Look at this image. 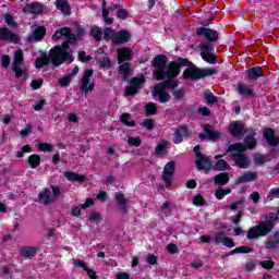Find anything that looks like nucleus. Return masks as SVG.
I'll use <instances>...</instances> for the list:
<instances>
[{
  "label": "nucleus",
  "mask_w": 279,
  "mask_h": 279,
  "mask_svg": "<svg viewBox=\"0 0 279 279\" xmlns=\"http://www.w3.org/2000/svg\"><path fill=\"white\" fill-rule=\"evenodd\" d=\"M74 40L75 36L71 35L69 41L62 43L61 46H54L52 49H50L48 56L44 54L43 57L36 58V69H43V66L49 64V62H51L53 66H60L64 62L71 64L74 58L73 54L69 52V43H73Z\"/></svg>",
  "instance_id": "f257e3e1"
},
{
  "label": "nucleus",
  "mask_w": 279,
  "mask_h": 279,
  "mask_svg": "<svg viewBox=\"0 0 279 279\" xmlns=\"http://www.w3.org/2000/svg\"><path fill=\"white\" fill-rule=\"evenodd\" d=\"M197 36H204L207 41H202L198 45L201 51V58L208 64H217V57L213 51H215V46L211 43H217L219 40V33L213 28L198 27L196 29Z\"/></svg>",
  "instance_id": "f03ea898"
},
{
  "label": "nucleus",
  "mask_w": 279,
  "mask_h": 279,
  "mask_svg": "<svg viewBox=\"0 0 279 279\" xmlns=\"http://www.w3.org/2000/svg\"><path fill=\"white\" fill-rule=\"evenodd\" d=\"M264 219H269L265 221H259L255 227H252L246 235V239H258L260 236H267L271 230H274V219H276V214L270 213L268 216H264Z\"/></svg>",
  "instance_id": "7ed1b4c3"
},
{
  "label": "nucleus",
  "mask_w": 279,
  "mask_h": 279,
  "mask_svg": "<svg viewBox=\"0 0 279 279\" xmlns=\"http://www.w3.org/2000/svg\"><path fill=\"white\" fill-rule=\"evenodd\" d=\"M151 64L155 68L153 77L157 82L165 80L167 77V57L165 54H158L153 59Z\"/></svg>",
  "instance_id": "20e7f679"
},
{
  "label": "nucleus",
  "mask_w": 279,
  "mask_h": 279,
  "mask_svg": "<svg viewBox=\"0 0 279 279\" xmlns=\"http://www.w3.org/2000/svg\"><path fill=\"white\" fill-rule=\"evenodd\" d=\"M216 68H209L199 70L198 68H187L183 72L184 80H202L204 77H210V75H217Z\"/></svg>",
  "instance_id": "39448f33"
},
{
  "label": "nucleus",
  "mask_w": 279,
  "mask_h": 279,
  "mask_svg": "<svg viewBox=\"0 0 279 279\" xmlns=\"http://www.w3.org/2000/svg\"><path fill=\"white\" fill-rule=\"evenodd\" d=\"M71 36H74L73 41H69ZM62 37L66 38V40L63 43H68V49H69L70 45H73V43H76V40H82V38H84V28L78 27L76 36H75V34L71 33V28H69V27L59 28L52 35V40H60V38H62Z\"/></svg>",
  "instance_id": "423d86ee"
},
{
  "label": "nucleus",
  "mask_w": 279,
  "mask_h": 279,
  "mask_svg": "<svg viewBox=\"0 0 279 279\" xmlns=\"http://www.w3.org/2000/svg\"><path fill=\"white\" fill-rule=\"evenodd\" d=\"M191 61L187 59L179 57L175 61L170 62L169 70L167 69L166 71V77H178L180 75V69H182V66H191Z\"/></svg>",
  "instance_id": "0eeeda50"
},
{
  "label": "nucleus",
  "mask_w": 279,
  "mask_h": 279,
  "mask_svg": "<svg viewBox=\"0 0 279 279\" xmlns=\"http://www.w3.org/2000/svg\"><path fill=\"white\" fill-rule=\"evenodd\" d=\"M94 73L95 71H93V69H87L83 73V77L81 78V90H83L85 95L95 90V83H90V77H93Z\"/></svg>",
  "instance_id": "6e6552de"
},
{
  "label": "nucleus",
  "mask_w": 279,
  "mask_h": 279,
  "mask_svg": "<svg viewBox=\"0 0 279 279\" xmlns=\"http://www.w3.org/2000/svg\"><path fill=\"white\" fill-rule=\"evenodd\" d=\"M231 158L239 169H250V165H252L250 157L243 153H234L231 155Z\"/></svg>",
  "instance_id": "1a4fd4ad"
},
{
  "label": "nucleus",
  "mask_w": 279,
  "mask_h": 279,
  "mask_svg": "<svg viewBox=\"0 0 279 279\" xmlns=\"http://www.w3.org/2000/svg\"><path fill=\"white\" fill-rule=\"evenodd\" d=\"M145 78L133 77L130 81V86L125 87V95L134 96L137 95L138 90H142Z\"/></svg>",
  "instance_id": "9d476101"
},
{
  "label": "nucleus",
  "mask_w": 279,
  "mask_h": 279,
  "mask_svg": "<svg viewBox=\"0 0 279 279\" xmlns=\"http://www.w3.org/2000/svg\"><path fill=\"white\" fill-rule=\"evenodd\" d=\"M229 132L234 138H243L247 129H245V125L241 121H234L229 125Z\"/></svg>",
  "instance_id": "9b49d317"
},
{
  "label": "nucleus",
  "mask_w": 279,
  "mask_h": 279,
  "mask_svg": "<svg viewBox=\"0 0 279 279\" xmlns=\"http://www.w3.org/2000/svg\"><path fill=\"white\" fill-rule=\"evenodd\" d=\"M151 95L153 97H158L157 101H159V104H167V101H170L171 99V95H169V93H167L163 87L156 85L155 88L151 90Z\"/></svg>",
  "instance_id": "f8f14e48"
},
{
  "label": "nucleus",
  "mask_w": 279,
  "mask_h": 279,
  "mask_svg": "<svg viewBox=\"0 0 279 279\" xmlns=\"http://www.w3.org/2000/svg\"><path fill=\"white\" fill-rule=\"evenodd\" d=\"M173 171H175V161H169L163 168L162 180L166 182V185L171 184V178H173Z\"/></svg>",
  "instance_id": "ddd939ff"
},
{
  "label": "nucleus",
  "mask_w": 279,
  "mask_h": 279,
  "mask_svg": "<svg viewBox=\"0 0 279 279\" xmlns=\"http://www.w3.org/2000/svg\"><path fill=\"white\" fill-rule=\"evenodd\" d=\"M214 243H216V245H226V247H234V241H232V239L226 236V233L223 232H216V235L214 238Z\"/></svg>",
  "instance_id": "4468645a"
},
{
  "label": "nucleus",
  "mask_w": 279,
  "mask_h": 279,
  "mask_svg": "<svg viewBox=\"0 0 279 279\" xmlns=\"http://www.w3.org/2000/svg\"><path fill=\"white\" fill-rule=\"evenodd\" d=\"M244 145L246 149L256 148V131L254 129H247L246 136L244 138Z\"/></svg>",
  "instance_id": "2eb2a0df"
},
{
  "label": "nucleus",
  "mask_w": 279,
  "mask_h": 279,
  "mask_svg": "<svg viewBox=\"0 0 279 279\" xmlns=\"http://www.w3.org/2000/svg\"><path fill=\"white\" fill-rule=\"evenodd\" d=\"M38 199L39 204H44L45 206H49V204H53L56 202V197L51 195V190L49 189H44L39 194H38Z\"/></svg>",
  "instance_id": "dca6fc26"
},
{
  "label": "nucleus",
  "mask_w": 279,
  "mask_h": 279,
  "mask_svg": "<svg viewBox=\"0 0 279 279\" xmlns=\"http://www.w3.org/2000/svg\"><path fill=\"white\" fill-rule=\"evenodd\" d=\"M189 134H191V129H189V126H178L174 132V143L179 145V143H182L183 138L189 136Z\"/></svg>",
  "instance_id": "f3484780"
},
{
  "label": "nucleus",
  "mask_w": 279,
  "mask_h": 279,
  "mask_svg": "<svg viewBox=\"0 0 279 279\" xmlns=\"http://www.w3.org/2000/svg\"><path fill=\"white\" fill-rule=\"evenodd\" d=\"M258 180V172L245 171L243 174L236 178V184H244L247 182H255Z\"/></svg>",
  "instance_id": "a211bd4d"
},
{
  "label": "nucleus",
  "mask_w": 279,
  "mask_h": 279,
  "mask_svg": "<svg viewBox=\"0 0 279 279\" xmlns=\"http://www.w3.org/2000/svg\"><path fill=\"white\" fill-rule=\"evenodd\" d=\"M0 40H4L7 43H19V36L14 33H12V31L3 27L0 28Z\"/></svg>",
  "instance_id": "6ab92c4d"
},
{
  "label": "nucleus",
  "mask_w": 279,
  "mask_h": 279,
  "mask_svg": "<svg viewBox=\"0 0 279 279\" xmlns=\"http://www.w3.org/2000/svg\"><path fill=\"white\" fill-rule=\"evenodd\" d=\"M264 138L271 147H278L279 138L276 136V132L272 129H265L263 132Z\"/></svg>",
  "instance_id": "aec40b11"
},
{
  "label": "nucleus",
  "mask_w": 279,
  "mask_h": 279,
  "mask_svg": "<svg viewBox=\"0 0 279 279\" xmlns=\"http://www.w3.org/2000/svg\"><path fill=\"white\" fill-rule=\"evenodd\" d=\"M116 202L121 215H128V198H125V195L122 192L116 193Z\"/></svg>",
  "instance_id": "412c9836"
},
{
  "label": "nucleus",
  "mask_w": 279,
  "mask_h": 279,
  "mask_svg": "<svg viewBox=\"0 0 279 279\" xmlns=\"http://www.w3.org/2000/svg\"><path fill=\"white\" fill-rule=\"evenodd\" d=\"M130 38H132V35L128 31L116 32L113 45H124V43H130Z\"/></svg>",
  "instance_id": "4be33fe9"
},
{
  "label": "nucleus",
  "mask_w": 279,
  "mask_h": 279,
  "mask_svg": "<svg viewBox=\"0 0 279 279\" xmlns=\"http://www.w3.org/2000/svg\"><path fill=\"white\" fill-rule=\"evenodd\" d=\"M54 5L57 10H60L63 16H71V5L66 0H56Z\"/></svg>",
  "instance_id": "5701e85b"
},
{
  "label": "nucleus",
  "mask_w": 279,
  "mask_h": 279,
  "mask_svg": "<svg viewBox=\"0 0 279 279\" xmlns=\"http://www.w3.org/2000/svg\"><path fill=\"white\" fill-rule=\"evenodd\" d=\"M47 33V31L45 29V27L40 26L35 28V31L33 32V34H31L27 37V40L29 43H38L41 38H45V34Z\"/></svg>",
  "instance_id": "b1692460"
},
{
  "label": "nucleus",
  "mask_w": 279,
  "mask_h": 279,
  "mask_svg": "<svg viewBox=\"0 0 279 279\" xmlns=\"http://www.w3.org/2000/svg\"><path fill=\"white\" fill-rule=\"evenodd\" d=\"M118 62L122 64L125 60H130L134 54L130 48H119L118 50Z\"/></svg>",
  "instance_id": "393cba45"
},
{
  "label": "nucleus",
  "mask_w": 279,
  "mask_h": 279,
  "mask_svg": "<svg viewBox=\"0 0 279 279\" xmlns=\"http://www.w3.org/2000/svg\"><path fill=\"white\" fill-rule=\"evenodd\" d=\"M204 132H205V134H207L208 138L213 143H217V141H219V138H221V133L213 130V126L210 124H206L204 126Z\"/></svg>",
  "instance_id": "a878e982"
},
{
  "label": "nucleus",
  "mask_w": 279,
  "mask_h": 279,
  "mask_svg": "<svg viewBox=\"0 0 279 279\" xmlns=\"http://www.w3.org/2000/svg\"><path fill=\"white\" fill-rule=\"evenodd\" d=\"M211 165L213 163L210 162L209 158L204 155L196 159V168L198 171L208 170L210 169Z\"/></svg>",
  "instance_id": "bb28decb"
},
{
  "label": "nucleus",
  "mask_w": 279,
  "mask_h": 279,
  "mask_svg": "<svg viewBox=\"0 0 279 279\" xmlns=\"http://www.w3.org/2000/svg\"><path fill=\"white\" fill-rule=\"evenodd\" d=\"M246 75L248 80H258V77H265V73H263V68L260 66L248 69L246 71Z\"/></svg>",
  "instance_id": "cd10ccee"
},
{
  "label": "nucleus",
  "mask_w": 279,
  "mask_h": 279,
  "mask_svg": "<svg viewBox=\"0 0 279 279\" xmlns=\"http://www.w3.org/2000/svg\"><path fill=\"white\" fill-rule=\"evenodd\" d=\"M20 254L24 258H32V257H34L35 254H38V248L35 246H23L20 250Z\"/></svg>",
  "instance_id": "c85d7f7f"
},
{
  "label": "nucleus",
  "mask_w": 279,
  "mask_h": 279,
  "mask_svg": "<svg viewBox=\"0 0 279 279\" xmlns=\"http://www.w3.org/2000/svg\"><path fill=\"white\" fill-rule=\"evenodd\" d=\"M64 178H66V180H69V182H85L86 181L85 175L77 174L76 172H73V171H66L64 173Z\"/></svg>",
  "instance_id": "c756f323"
},
{
  "label": "nucleus",
  "mask_w": 279,
  "mask_h": 279,
  "mask_svg": "<svg viewBox=\"0 0 279 279\" xmlns=\"http://www.w3.org/2000/svg\"><path fill=\"white\" fill-rule=\"evenodd\" d=\"M24 12H29L31 14H40L43 12V4L40 3H28L23 9Z\"/></svg>",
  "instance_id": "7c9ffc66"
},
{
  "label": "nucleus",
  "mask_w": 279,
  "mask_h": 279,
  "mask_svg": "<svg viewBox=\"0 0 279 279\" xmlns=\"http://www.w3.org/2000/svg\"><path fill=\"white\" fill-rule=\"evenodd\" d=\"M236 90L242 97H254V92L247 85L239 83L236 85Z\"/></svg>",
  "instance_id": "2f4dec72"
},
{
  "label": "nucleus",
  "mask_w": 279,
  "mask_h": 279,
  "mask_svg": "<svg viewBox=\"0 0 279 279\" xmlns=\"http://www.w3.org/2000/svg\"><path fill=\"white\" fill-rule=\"evenodd\" d=\"M266 250H278L279 245V232L276 231L272 235V240H268L266 243Z\"/></svg>",
  "instance_id": "473e14b6"
},
{
  "label": "nucleus",
  "mask_w": 279,
  "mask_h": 279,
  "mask_svg": "<svg viewBox=\"0 0 279 279\" xmlns=\"http://www.w3.org/2000/svg\"><path fill=\"white\" fill-rule=\"evenodd\" d=\"M214 182H215V184H219L220 186H223L230 182V177L228 175V173L222 172V173L217 174L214 178Z\"/></svg>",
  "instance_id": "72a5a7b5"
},
{
  "label": "nucleus",
  "mask_w": 279,
  "mask_h": 279,
  "mask_svg": "<svg viewBox=\"0 0 279 279\" xmlns=\"http://www.w3.org/2000/svg\"><path fill=\"white\" fill-rule=\"evenodd\" d=\"M227 151H239L238 154H243V151H247V146L243 143H234L229 145Z\"/></svg>",
  "instance_id": "f704fd0d"
},
{
  "label": "nucleus",
  "mask_w": 279,
  "mask_h": 279,
  "mask_svg": "<svg viewBox=\"0 0 279 279\" xmlns=\"http://www.w3.org/2000/svg\"><path fill=\"white\" fill-rule=\"evenodd\" d=\"M157 86H160L161 88H163V90H166V88H178V82L173 78L163 81L161 83H159Z\"/></svg>",
  "instance_id": "c9c22d12"
},
{
  "label": "nucleus",
  "mask_w": 279,
  "mask_h": 279,
  "mask_svg": "<svg viewBox=\"0 0 279 279\" xmlns=\"http://www.w3.org/2000/svg\"><path fill=\"white\" fill-rule=\"evenodd\" d=\"M23 50H16L14 52L12 66H21L23 64Z\"/></svg>",
  "instance_id": "e433bc0d"
},
{
  "label": "nucleus",
  "mask_w": 279,
  "mask_h": 279,
  "mask_svg": "<svg viewBox=\"0 0 279 279\" xmlns=\"http://www.w3.org/2000/svg\"><path fill=\"white\" fill-rule=\"evenodd\" d=\"M204 97H205V101H206L207 106H215V104H217V101H219L217 99V96H215V94L210 93V92H205Z\"/></svg>",
  "instance_id": "4c0bfd02"
},
{
  "label": "nucleus",
  "mask_w": 279,
  "mask_h": 279,
  "mask_svg": "<svg viewBox=\"0 0 279 279\" xmlns=\"http://www.w3.org/2000/svg\"><path fill=\"white\" fill-rule=\"evenodd\" d=\"M105 34V40H111L112 44H114V38L117 36V32L110 27H106L104 29Z\"/></svg>",
  "instance_id": "58836bf2"
},
{
  "label": "nucleus",
  "mask_w": 279,
  "mask_h": 279,
  "mask_svg": "<svg viewBox=\"0 0 279 279\" xmlns=\"http://www.w3.org/2000/svg\"><path fill=\"white\" fill-rule=\"evenodd\" d=\"M11 70L15 73V77H27V69H22L21 65L11 66Z\"/></svg>",
  "instance_id": "ea45409f"
},
{
  "label": "nucleus",
  "mask_w": 279,
  "mask_h": 279,
  "mask_svg": "<svg viewBox=\"0 0 279 279\" xmlns=\"http://www.w3.org/2000/svg\"><path fill=\"white\" fill-rule=\"evenodd\" d=\"M28 165L31 169H36L38 165H40V156L39 155H31L28 157Z\"/></svg>",
  "instance_id": "a19ab883"
},
{
  "label": "nucleus",
  "mask_w": 279,
  "mask_h": 279,
  "mask_svg": "<svg viewBox=\"0 0 279 279\" xmlns=\"http://www.w3.org/2000/svg\"><path fill=\"white\" fill-rule=\"evenodd\" d=\"M230 193H232V190L230 189L223 190V187H218L215 192V197L221 199L222 197H226V195H230Z\"/></svg>",
  "instance_id": "79ce46f5"
},
{
  "label": "nucleus",
  "mask_w": 279,
  "mask_h": 279,
  "mask_svg": "<svg viewBox=\"0 0 279 279\" xmlns=\"http://www.w3.org/2000/svg\"><path fill=\"white\" fill-rule=\"evenodd\" d=\"M120 121L124 123V125H128V128H134L136 125V122L134 120L130 121V114L123 113L120 117Z\"/></svg>",
  "instance_id": "37998d69"
},
{
  "label": "nucleus",
  "mask_w": 279,
  "mask_h": 279,
  "mask_svg": "<svg viewBox=\"0 0 279 279\" xmlns=\"http://www.w3.org/2000/svg\"><path fill=\"white\" fill-rule=\"evenodd\" d=\"M214 169H216V171H226V169H230V165H228L226 160L219 159L214 166Z\"/></svg>",
  "instance_id": "c03bdc74"
},
{
  "label": "nucleus",
  "mask_w": 279,
  "mask_h": 279,
  "mask_svg": "<svg viewBox=\"0 0 279 279\" xmlns=\"http://www.w3.org/2000/svg\"><path fill=\"white\" fill-rule=\"evenodd\" d=\"M90 34H92L93 38H95V40L97 43H99V40H101V38L104 36V32L99 27L92 28Z\"/></svg>",
  "instance_id": "a18cd8bd"
},
{
  "label": "nucleus",
  "mask_w": 279,
  "mask_h": 279,
  "mask_svg": "<svg viewBox=\"0 0 279 279\" xmlns=\"http://www.w3.org/2000/svg\"><path fill=\"white\" fill-rule=\"evenodd\" d=\"M98 62L102 69H106V66L107 69H110V66H112V61H110V58L108 57H100Z\"/></svg>",
  "instance_id": "49530a36"
},
{
  "label": "nucleus",
  "mask_w": 279,
  "mask_h": 279,
  "mask_svg": "<svg viewBox=\"0 0 279 279\" xmlns=\"http://www.w3.org/2000/svg\"><path fill=\"white\" fill-rule=\"evenodd\" d=\"M250 252H252V248L247 246H239L231 251L230 254H250Z\"/></svg>",
  "instance_id": "de8ad7c7"
},
{
  "label": "nucleus",
  "mask_w": 279,
  "mask_h": 279,
  "mask_svg": "<svg viewBox=\"0 0 279 279\" xmlns=\"http://www.w3.org/2000/svg\"><path fill=\"white\" fill-rule=\"evenodd\" d=\"M128 143L132 147H141V144L143 143V141L141 140V137H132V136H130L128 138Z\"/></svg>",
  "instance_id": "09e8293b"
},
{
  "label": "nucleus",
  "mask_w": 279,
  "mask_h": 279,
  "mask_svg": "<svg viewBox=\"0 0 279 279\" xmlns=\"http://www.w3.org/2000/svg\"><path fill=\"white\" fill-rule=\"evenodd\" d=\"M146 117H151V114H156V105L155 104H147L146 107Z\"/></svg>",
  "instance_id": "8fccbe9b"
},
{
  "label": "nucleus",
  "mask_w": 279,
  "mask_h": 279,
  "mask_svg": "<svg viewBox=\"0 0 279 279\" xmlns=\"http://www.w3.org/2000/svg\"><path fill=\"white\" fill-rule=\"evenodd\" d=\"M38 149L39 151H53V145L49 143H39Z\"/></svg>",
  "instance_id": "3c124183"
},
{
  "label": "nucleus",
  "mask_w": 279,
  "mask_h": 279,
  "mask_svg": "<svg viewBox=\"0 0 279 279\" xmlns=\"http://www.w3.org/2000/svg\"><path fill=\"white\" fill-rule=\"evenodd\" d=\"M128 16H130V13L128 12V10L120 8L117 11V17L121 19L122 21H125V19H128Z\"/></svg>",
  "instance_id": "603ef678"
},
{
  "label": "nucleus",
  "mask_w": 279,
  "mask_h": 279,
  "mask_svg": "<svg viewBox=\"0 0 279 279\" xmlns=\"http://www.w3.org/2000/svg\"><path fill=\"white\" fill-rule=\"evenodd\" d=\"M4 22L9 27H16V22L14 21V17H12L11 14H5L4 15Z\"/></svg>",
  "instance_id": "864d4df0"
},
{
  "label": "nucleus",
  "mask_w": 279,
  "mask_h": 279,
  "mask_svg": "<svg viewBox=\"0 0 279 279\" xmlns=\"http://www.w3.org/2000/svg\"><path fill=\"white\" fill-rule=\"evenodd\" d=\"M29 151H32V147H29V145L23 146L22 150H19L16 153V157L23 158V156H25V154H29Z\"/></svg>",
  "instance_id": "5fc2aeb1"
},
{
  "label": "nucleus",
  "mask_w": 279,
  "mask_h": 279,
  "mask_svg": "<svg viewBox=\"0 0 279 279\" xmlns=\"http://www.w3.org/2000/svg\"><path fill=\"white\" fill-rule=\"evenodd\" d=\"M172 95L177 99H184L186 92L184 90V88H180V89L172 92Z\"/></svg>",
  "instance_id": "6e6d98bb"
},
{
  "label": "nucleus",
  "mask_w": 279,
  "mask_h": 279,
  "mask_svg": "<svg viewBox=\"0 0 279 279\" xmlns=\"http://www.w3.org/2000/svg\"><path fill=\"white\" fill-rule=\"evenodd\" d=\"M78 60L81 62H90L93 60V57L86 56V51H80L78 52Z\"/></svg>",
  "instance_id": "4d7b16f0"
},
{
  "label": "nucleus",
  "mask_w": 279,
  "mask_h": 279,
  "mask_svg": "<svg viewBox=\"0 0 279 279\" xmlns=\"http://www.w3.org/2000/svg\"><path fill=\"white\" fill-rule=\"evenodd\" d=\"M142 128H146V130H154V120L151 119H146L141 123Z\"/></svg>",
  "instance_id": "13d9d810"
},
{
  "label": "nucleus",
  "mask_w": 279,
  "mask_h": 279,
  "mask_svg": "<svg viewBox=\"0 0 279 279\" xmlns=\"http://www.w3.org/2000/svg\"><path fill=\"white\" fill-rule=\"evenodd\" d=\"M120 73H122L124 77H128V75H130V63H123L120 65Z\"/></svg>",
  "instance_id": "bf43d9fd"
},
{
  "label": "nucleus",
  "mask_w": 279,
  "mask_h": 279,
  "mask_svg": "<svg viewBox=\"0 0 279 279\" xmlns=\"http://www.w3.org/2000/svg\"><path fill=\"white\" fill-rule=\"evenodd\" d=\"M161 213L166 216L171 215V204L170 203H163L161 206Z\"/></svg>",
  "instance_id": "052dcab7"
},
{
  "label": "nucleus",
  "mask_w": 279,
  "mask_h": 279,
  "mask_svg": "<svg viewBox=\"0 0 279 279\" xmlns=\"http://www.w3.org/2000/svg\"><path fill=\"white\" fill-rule=\"evenodd\" d=\"M259 265L263 269H274V260H262Z\"/></svg>",
  "instance_id": "680f3d73"
},
{
  "label": "nucleus",
  "mask_w": 279,
  "mask_h": 279,
  "mask_svg": "<svg viewBox=\"0 0 279 279\" xmlns=\"http://www.w3.org/2000/svg\"><path fill=\"white\" fill-rule=\"evenodd\" d=\"M71 80H73V78L71 77V75H66V76L62 77V78L59 81V84H60V86H62V87H66V86H69V84H71Z\"/></svg>",
  "instance_id": "e2e57ef3"
},
{
  "label": "nucleus",
  "mask_w": 279,
  "mask_h": 279,
  "mask_svg": "<svg viewBox=\"0 0 279 279\" xmlns=\"http://www.w3.org/2000/svg\"><path fill=\"white\" fill-rule=\"evenodd\" d=\"M254 162H255V165H265V162H266L265 156H263L260 154H256L254 156Z\"/></svg>",
  "instance_id": "0e129e2a"
},
{
  "label": "nucleus",
  "mask_w": 279,
  "mask_h": 279,
  "mask_svg": "<svg viewBox=\"0 0 279 279\" xmlns=\"http://www.w3.org/2000/svg\"><path fill=\"white\" fill-rule=\"evenodd\" d=\"M243 204H245V201L243 199L236 201L230 205V210H239V208H241Z\"/></svg>",
  "instance_id": "69168bd1"
},
{
  "label": "nucleus",
  "mask_w": 279,
  "mask_h": 279,
  "mask_svg": "<svg viewBox=\"0 0 279 279\" xmlns=\"http://www.w3.org/2000/svg\"><path fill=\"white\" fill-rule=\"evenodd\" d=\"M193 204L194 206H204V197L202 195H196L194 198H193Z\"/></svg>",
  "instance_id": "338daca9"
},
{
  "label": "nucleus",
  "mask_w": 279,
  "mask_h": 279,
  "mask_svg": "<svg viewBox=\"0 0 279 279\" xmlns=\"http://www.w3.org/2000/svg\"><path fill=\"white\" fill-rule=\"evenodd\" d=\"M31 86H32L33 90H38V88H40V86H43V80L32 81Z\"/></svg>",
  "instance_id": "774afa93"
}]
</instances>
